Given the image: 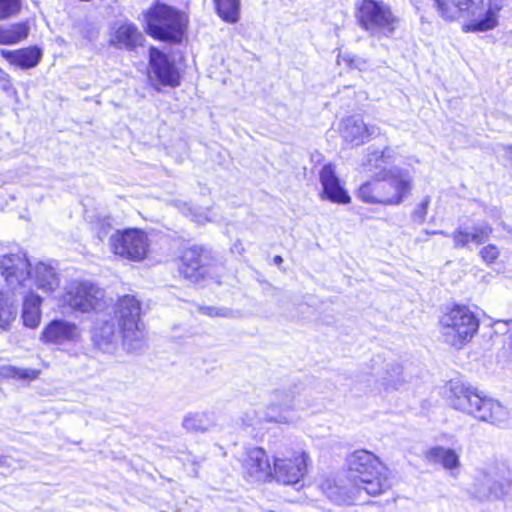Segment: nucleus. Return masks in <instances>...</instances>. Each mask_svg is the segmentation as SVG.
Returning <instances> with one entry per match:
<instances>
[{
    "instance_id": "nucleus-38",
    "label": "nucleus",
    "mask_w": 512,
    "mask_h": 512,
    "mask_svg": "<svg viewBox=\"0 0 512 512\" xmlns=\"http://www.w3.org/2000/svg\"><path fill=\"white\" fill-rule=\"evenodd\" d=\"M0 87L7 94H15L16 90L11 82L10 75L0 68Z\"/></svg>"
},
{
    "instance_id": "nucleus-33",
    "label": "nucleus",
    "mask_w": 512,
    "mask_h": 512,
    "mask_svg": "<svg viewBox=\"0 0 512 512\" xmlns=\"http://www.w3.org/2000/svg\"><path fill=\"white\" fill-rule=\"evenodd\" d=\"M2 375L23 380H33L38 377L39 371L31 368L6 366L2 368Z\"/></svg>"
},
{
    "instance_id": "nucleus-39",
    "label": "nucleus",
    "mask_w": 512,
    "mask_h": 512,
    "mask_svg": "<svg viewBox=\"0 0 512 512\" xmlns=\"http://www.w3.org/2000/svg\"><path fill=\"white\" fill-rule=\"evenodd\" d=\"M202 312L208 316L231 317L232 312L226 308L203 307Z\"/></svg>"
},
{
    "instance_id": "nucleus-27",
    "label": "nucleus",
    "mask_w": 512,
    "mask_h": 512,
    "mask_svg": "<svg viewBox=\"0 0 512 512\" xmlns=\"http://www.w3.org/2000/svg\"><path fill=\"white\" fill-rule=\"evenodd\" d=\"M508 0H489V8L483 19H475L466 24L467 31H488L497 25V13L503 8Z\"/></svg>"
},
{
    "instance_id": "nucleus-13",
    "label": "nucleus",
    "mask_w": 512,
    "mask_h": 512,
    "mask_svg": "<svg viewBox=\"0 0 512 512\" xmlns=\"http://www.w3.org/2000/svg\"><path fill=\"white\" fill-rule=\"evenodd\" d=\"M149 79L154 85L176 87L180 85V72L175 61L155 47L149 50Z\"/></svg>"
},
{
    "instance_id": "nucleus-18",
    "label": "nucleus",
    "mask_w": 512,
    "mask_h": 512,
    "mask_svg": "<svg viewBox=\"0 0 512 512\" xmlns=\"http://www.w3.org/2000/svg\"><path fill=\"white\" fill-rule=\"evenodd\" d=\"M244 474L251 482L272 479V467L264 449L253 447L248 450L244 462Z\"/></svg>"
},
{
    "instance_id": "nucleus-17",
    "label": "nucleus",
    "mask_w": 512,
    "mask_h": 512,
    "mask_svg": "<svg viewBox=\"0 0 512 512\" xmlns=\"http://www.w3.org/2000/svg\"><path fill=\"white\" fill-rule=\"evenodd\" d=\"M320 183L322 185L321 198L333 203L348 204L351 202L347 190L341 185L340 179L336 175L332 164H325L319 172Z\"/></svg>"
},
{
    "instance_id": "nucleus-20",
    "label": "nucleus",
    "mask_w": 512,
    "mask_h": 512,
    "mask_svg": "<svg viewBox=\"0 0 512 512\" xmlns=\"http://www.w3.org/2000/svg\"><path fill=\"white\" fill-rule=\"evenodd\" d=\"M41 339L46 343L63 344L79 339V330L75 323L66 320H53L43 330Z\"/></svg>"
},
{
    "instance_id": "nucleus-21",
    "label": "nucleus",
    "mask_w": 512,
    "mask_h": 512,
    "mask_svg": "<svg viewBox=\"0 0 512 512\" xmlns=\"http://www.w3.org/2000/svg\"><path fill=\"white\" fill-rule=\"evenodd\" d=\"M377 133L378 128L367 126L362 119L357 117H348L342 123L341 136L346 142L356 146Z\"/></svg>"
},
{
    "instance_id": "nucleus-12",
    "label": "nucleus",
    "mask_w": 512,
    "mask_h": 512,
    "mask_svg": "<svg viewBox=\"0 0 512 512\" xmlns=\"http://www.w3.org/2000/svg\"><path fill=\"white\" fill-rule=\"evenodd\" d=\"M110 245L116 255L140 261L147 253L148 239L142 230L127 229L113 234L110 237Z\"/></svg>"
},
{
    "instance_id": "nucleus-35",
    "label": "nucleus",
    "mask_w": 512,
    "mask_h": 512,
    "mask_svg": "<svg viewBox=\"0 0 512 512\" xmlns=\"http://www.w3.org/2000/svg\"><path fill=\"white\" fill-rule=\"evenodd\" d=\"M22 0H0V20H6L19 14Z\"/></svg>"
},
{
    "instance_id": "nucleus-10",
    "label": "nucleus",
    "mask_w": 512,
    "mask_h": 512,
    "mask_svg": "<svg viewBox=\"0 0 512 512\" xmlns=\"http://www.w3.org/2000/svg\"><path fill=\"white\" fill-rule=\"evenodd\" d=\"M103 296V291L94 284L73 281L67 285L62 301L71 309L86 313L96 310Z\"/></svg>"
},
{
    "instance_id": "nucleus-2",
    "label": "nucleus",
    "mask_w": 512,
    "mask_h": 512,
    "mask_svg": "<svg viewBox=\"0 0 512 512\" xmlns=\"http://www.w3.org/2000/svg\"><path fill=\"white\" fill-rule=\"evenodd\" d=\"M348 478L354 487L344 497L335 501L348 503L360 490L368 495L377 496L391 487L388 470L382 462L367 450H357L347 458Z\"/></svg>"
},
{
    "instance_id": "nucleus-8",
    "label": "nucleus",
    "mask_w": 512,
    "mask_h": 512,
    "mask_svg": "<svg viewBox=\"0 0 512 512\" xmlns=\"http://www.w3.org/2000/svg\"><path fill=\"white\" fill-rule=\"evenodd\" d=\"M183 28L182 14L165 4H157L147 14L148 34L161 41L180 42Z\"/></svg>"
},
{
    "instance_id": "nucleus-9",
    "label": "nucleus",
    "mask_w": 512,
    "mask_h": 512,
    "mask_svg": "<svg viewBox=\"0 0 512 512\" xmlns=\"http://www.w3.org/2000/svg\"><path fill=\"white\" fill-rule=\"evenodd\" d=\"M30 262L23 251L5 254L0 258V272L14 293L25 294L32 290Z\"/></svg>"
},
{
    "instance_id": "nucleus-32",
    "label": "nucleus",
    "mask_w": 512,
    "mask_h": 512,
    "mask_svg": "<svg viewBox=\"0 0 512 512\" xmlns=\"http://www.w3.org/2000/svg\"><path fill=\"white\" fill-rule=\"evenodd\" d=\"M218 15L228 23L239 19L240 0H214Z\"/></svg>"
},
{
    "instance_id": "nucleus-5",
    "label": "nucleus",
    "mask_w": 512,
    "mask_h": 512,
    "mask_svg": "<svg viewBox=\"0 0 512 512\" xmlns=\"http://www.w3.org/2000/svg\"><path fill=\"white\" fill-rule=\"evenodd\" d=\"M511 487L512 473L507 465L491 463L477 471L469 495L479 502L503 500Z\"/></svg>"
},
{
    "instance_id": "nucleus-28",
    "label": "nucleus",
    "mask_w": 512,
    "mask_h": 512,
    "mask_svg": "<svg viewBox=\"0 0 512 512\" xmlns=\"http://www.w3.org/2000/svg\"><path fill=\"white\" fill-rule=\"evenodd\" d=\"M21 295L24 296L22 310L23 323L29 328H35L39 325L41 318V297L33 294L32 290Z\"/></svg>"
},
{
    "instance_id": "nucleus-6",
    "label": "nucleus",
    "mask_w": 512,
    "mask_h": 512,
    "mask_svg": "<svg viewBox=\"0 0 512 512\" xmlns=\"http://www.w3.org/2000/svg\"><path fill=\"white\" fill-rule=\"evenodd\" d=\"M356 17L372 36L391 37L400 23L390 4L383 0H358Z\"/></svg>"
},
{
    "instance_id": "nucleus-16",
    "label": "nucleus",
    "mask_w": 512,
    "mask_h": 512,
    "mask_svg": "<svg viewBox=\"0 0 512 512\" xmlns=\"http://www.w3.org/2000/svg\"><path fill=\"white\" fill-rule=\"evenodd\" d=\"M295 399V391L286 388L275 389L265 419L270 422L292 423L293 419L288 412L294 408Z\"/></svg>"
},
{
    "instance_id": "nucleus-29",
    "label": "nucleus",
    "mask_w": 512,
    "mask_h": 512,
    "mask_svg": "<svg viewBox=\"0 0 512 512\" xmlns=\"http://www.w3.org/2000/svg\"><path fill=\"white\" fill-rule=\"evenodd\" d=\"M142 34L132 24L121 25L114 33L111 43L119 48L133 49L141 44Z\"/></svg>"
},
{
    "instance_id": "nucleus-37",
    "label": "nucleus",
    "mask_w": 512,
    "mask_h": 512,
    "mask_svg": "<svg viewBox=\"0 0 512 512\" xmlns=\"http://www.w3.org/2000/svg\"><path fill=\"white\" fill-rule=\"evenodd\" d=\"M480 255L486 263H493L499 256V250L495 245L490 244L481 249Z\"/></svg>"
},
{
    "instance_id": "nucleus-4",
    "label": "nucleus",
    "mask_w": 512,
    "mask_h": 512,
    "mask_svg": "<svg viewBox=\"0 0 512 512\" xmlns=\"http://www.w3.org/2000/svg\"><path fill=\"white\" fill-rule=\"evenodd\" d=\"M448 387L449 400L455 409L491 424L501 425L507 421V409L498 401L480 395L470 384L454 379L449 381Z\"/></svg>"
},
{
    "instance_id": "nucleus-14",
    "label": "nucleus",
    "mask_w": 512,
    "mask_h": 512,
    "mask_svg": "<svg viewBox=\"0 0 512 512\" xmlns=\"http://www.w3.org/2000/svg\"><path fill=\"white\" fill-rule=\"evenodd\" d=\"M307 459L305 452L296 453L293 458L274 456L272 478L286 485L298 483L307 472Z\"/></svg>"
},
{
    "instance_id": "nucleus-24",
    "label": "nucleus",
    "mask_w": 512,
    "mask_h": 512,
    "mask_svg": "<svg viewBox=\"0 0 512 512\" xmlns=\"http://www.w3.org/2000/svg\"><path fill=\"white\" fill-rule=\"evenodd\" d=\"M217 415L214 412H190L182 420V427L192 433H207L217 429Z\"/></svg>"
},
{
    "instance_id": "nucleus-3",
    "label": "nucleus",
    "mask_w": 512,
    "mask_h": 512,
    "mask_svg": "<svg viewBox=\"0 0 512 512\" xmlns=\"http://www.w3.org/2000/svg\"><path fill=\"white\" fill-rule=\"evenodd\" d=\"M413 189V176L404 168L384 169L372 180L363 183L357 197L368 204L398 206L408 198Z\"/></svg>"
},
{
    "instance_id": "nucleus-40",
    "label": "nucleus",
    "mask_w": 512,
    "mask_h": 512,
    "mask_svg": "<svg viewBox=\"0 0 512 512\" xmlns=\"http://www.w3.org/2000/svg\"><path fill=\"white\" fill-rule=\"evenodd\" d=\"M282 262H283V259H282V257H281V256L276 255V256L274 257V263H275V264L280 265Z\"/></svg>"
},
{
    "instance_id": "nucleus-7",
    "label": "nucleus",
    "mask_w": 512,
    "mask_h": 512,
    "mask_svg": "<svg viewBox=\"0 0 512 512\" xmlns=\"http://www.w3.org/2000/svg\"><path fill=\"white\" fill-rule=\"evenodd\" d=\"M444 342L455 347L470 341L479 329V320L466 306L456 305L441 319Z\"/></svg>"
},
{
    "instance_id": "nucleus-22",
    "label": "nucleus",
    "mask_w": 512,
    "mask_h": 512,
    "mask_svg": "<svg viewBox=\"0 0 512 512\" xmlns=\"http://www.w3.org/2000/svg\"><path fill=\"white\" fill-rule=\"evenodd\" d=\"M375 381L386 391L397 390L405 382L402 366L395 360L384 362L375 373Z\"/></svg>"
},
{
    "instance_id": "nucleus-25",
    "label": "nucleus",
    "mask_w": 512,
    "mask_h": 512,
    "mask_svg": "<svg viewBox=\"0 0 512 512\" xmlns=\"http://www.w3.org/2000/svg\"><path fill=\"white\" fill-rule=\"evenodd\" d=\"M426 458L430 462L441 464L444 469L451 472L452 476L456 475L454 471L458 470L461 465L458 453L442 446L430 448L426 452Z\"/></svg>"
},
{
    "instance_id": "nucleus-1",
    "label": "nucleus",
    "mask_w": 512,
    "mask_h": 512,
    "mask_svg": "<svg viewBox=\"0 0 512 512\" xmlns=\"http://www.w3.org/2000/svg\"><path fill=\"white\" fill-rule=\"evenodd\" d=\"M112 311L113 314L97 316L92 329L94 345L105 353H112L121 334L123 344L129 351L141 350L146 335L140 321V302L134 296L125 295L118 300Z\"/></svg>"
},
{
    "instance_id": "nucleus-19",
    "label": "nucleus",
    "mask_w": 512,
    "mask_h": 512,
    "mask_svg": "<svg viewBox=\"0 0 512 512\" xmlns=\"http://www.w3.org/2000/svg\"><path fill=\"white\" fill-rule=\"evenodd\" d=\"M492 233V227L487 223H482L474 226L472 231H468L467 227H457L451 235L442 230L432 231L430 234H441L444 236H451L455 248L467 247L470 242L475 244H482L486 242Z\"/></svg>"
},
{
    "instance_id": "nucleus-31",
    "label": "nucleus",
    "mask_w": 512,
    "mask_h": 512,
    "mask_svg": "<svg viewBox=\"0 0 512 512\" xmlns=\"http://www.w3.org/2000/svg\"><path fill=\"white\" fill-rule=\"evenodd\" d=\"M29 26L27 23L20 22L8 27L0 26V44L13 45L27 38Z\"/></svg>"
},
{
    "instance_id": "nucleus-23",
    "label": "nucleus",
    "mask_w": 512,
    "mask_h": 512,
    "mask_svg": "<svg viewBox=\"0 0 512 512\" xmlns=\"http://www.w3.org/2000/svg\"><path fill=\"white\" fill-rule=\"evenodd\" d=\"M0 54L12 65L22 69L36 67L42 58V51L36 46H30L17 50L1 49Z\"/></svg>"
},
{
    "instance_id": "nucleus-34",
    "label": "nucleus",
    "mask_w": 512,
    "mask_h": 512,
    "mask_svg": "<svg viewBox=\"0 0 512 512\" xmlns=\"http://www.w3.org/2000/svg\"><path fill=\"white\" fill-rule=\"evenodd\" d=\"M391 158L392 150L390 148H385L383 151L373 150L367 154L366 161L363 162V165L379 168L381 163H389Z\"/></svg>"
},
{
    "instance_id": "nucleus-15",
    "label": "nucleus",
    "mask_w": 512,
    "mask_h": 512,
    "mask_svg": "<svg viewBox=\"0 0 512 512\" xmlns=\"http://www.w3.org/2000/svg\"><path fill=\"white\" fill-rule=\"evenodd\" d=\"M437 10L445 20H456L461 17L483 19L481 12L483 10V0H434Z\"/></svg>"
},
{
    "instance_id": "nucleus-36",
    "label": "nucleus",
    "mask_w": 512,
    "mask_h": 512,
    "mask_svg": "<svg viewBox=\"0 0 512 512\" xmlns=\"http://www.w3.org/2000/svg\"><path fill=\"white\" fill-rule=\"evenodd\" d=\"M430 198L425 197L413 212V219L419 223H423L427 215Z\"/></svg>"
},
{
    "instance_id": "nucleus-11",
    "label": "nucleus",
    "mask_w": 512,
    "mask_h": 512,
    "mask_svg": "<svg viewBox=\"0 0 512 512\" xmlns=\"http://www.w3.org/2000/svg\"><path fill=\"white\" fill-rule=\"evenodd\" d=\"M214 257L210 249L193 245L186 248L180 257V274L191 282L203 279L210 272Z\"/></svg>"
},
{
    "instance_id": "nucleus-30",
    "label": "nucleus",
    "mask_w": 512,
    "mask_h": 512,
    "mask_svg": "<svg viewBox=\"0 0 512 512\" xmlns=\"http://www.w3.org/2000/svg\"><path fill=\"white\" fill-rule=\"evenodd\" d=\"M14 294V291L10 294L0 287V328L3 330L8 329L17 316Z\"/></svg>"
},
{
    "instance_id": "nucleus-26",
    "label": "nucleus",
    "mask_w": 512,
    "mask_h": 512,
    "mask_svg": "<svg viewBox=\"0 0 512 512\" xmlns=\"http://www.w3.org/2000/svg\"><path fill=\"white\" fill-rule=\"evenodd\" d=\"M33 285L37 288L49 292L59 286V277L55 269L46 263L39 262L34 267Z\"/></svg>"
},
{
    "instance_id": "nucleus-41",
    "label": "nucleus",
    "mask_w": 512,
    "mask_h": 512,
    "mask_svg": "<svg viewBox=\"0 0 512 512\" xmlns=\"http://www.w3.org/2000/svg\"><path fill=\"white\" fill-rule=\"evenodd\" d=\"M7 458L3 455H0V466L6 465Z\"/></svg>"
}]
</instances>
